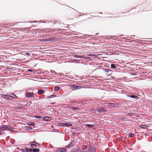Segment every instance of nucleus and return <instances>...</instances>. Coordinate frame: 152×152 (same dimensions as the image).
Returning a JSON list of instances; mask_svg holds the SVG:
<instances>
[{
  "label": "nucleus",
  "mask_w": 152,
  "mask_h": 152,
  "mask_svg": "<svg viewBox=\"0 0 152 152\" xmlns=\"http://www.w3.org/2000/svg\"><path fill=\"white\" fill-rule=\"evenodd\" d=\"M10 94L11 95H13L15 96V97H13L10 95L9 94H7V95H4V94H1V96L2 97H3L4 99H9V98L8 97H7V96L10 97H12V98H13L15 99H16V98H17V96H15V94H13V93H11Z\"/></svg>",
  "instance_id": "nucleus-1"
},
{
  "label": "nucleus",
  "mask_w": 152,
  "mask_h": 152,
  "mask_svg": "<svg viewBox=\"0 0 152 152\" xmlns=\"http://www.w3.org/2000/svg\"><path fill=\"white\" fill-rule=\"evenodd\" d=\"M95 149L93 147H89L86 151L87 152H92L95 151Z\"/></svg>",
  "instance_id": "nucleus-2"
},
{
  "label": "nucleus",
  "mask_w": 152,
  "mask_h": 152,
  "mask_svg": "<svg viewBox=\"0 0 152 152\" xmlns=\"http://www.w3.org/2000/svg\"><path fill=\"white\" fill-rule=\"evenodd\" d=\"M9 127L6 125H3L2 126H0V129L2 130H9Z\"/></svg>",
  "instance_id": "nucleus-3"
},
{
  "label": "nucleus",
  "mask_w": 152,
  "mask_h": 152,
  "mask_svg": "<svg viewBox=\"0 0 152 152\" xmlns=\"http://www.w3.org/2000/svg\"><path fill=\"white\" fill-rule=\"evenodd\" d=\"M71 88L73 90H76V89H80L81 87L79 86H77L75 85H73L71 86Z\"/></svg>",
  "instance_id": "nucleus-4"
},
{
  "label": "nucleus",
  "mask_w": 152,
  "mask_h": 152,
  "mask_svg": "<svg viewBox=\"0 0 152 152\" xmlns=\"http://www.w3.org/2000/svg\"><path fill=\"white\" fill-rule=\"evenodd\" d=\"M32 143L31 144V146L32 148L36 147L37 145H39V144L36 142H31Z\"/></svg>",
  "instance_id": "nucleus-5"
},
{
  "label": "nucleus",
  "mask_w": 152,
  "mask_h": 152,
  "mask_svg": "<svg viewBox=\"0 0 152 152\" xmlns=\"http://www.w3.org/2000/svg\"><path fill=\"white\" fill-rule=\"evenodd\" d=\"M33 94L31 92H29L27 93L26 94V96L27 97H30L31 96H33Z\"/></svg>",
  "instance_id": "nucleus-6"
},
{
  "label": "nucleus",
  "mask_w": 152,
  "mask_h": 152,
  "mask_svg": "<svg viewBox=\"0 0 152 152\" xmlns=\"http://www.w3.org/2000/svg\"><path fill=\"white\" fill-rule=\"evenodd\" d=\"M58 150L59 152H64L66 151V150L65 148H60Z\"/></svg>",
  "instance_id": "nucleus-7"
},
{
  "label": "nucleus",
  "mask_w": 152,
  "mask_h": 152,
  "mask_svg": "<svg viewBox=\"0 0 152 152\" xmlns=\"http://www.w3.org/2000/svg\"><path fill=\"white\" fill-rule=\"evenodd\" d=\"M104 111V108H99L98 110V112L99 113H102Z\"/></svg>",
  "instance_id": "nucleus-8"
},
{
  "label": "nucleus",
  "mask_w": 152,
  "mask_h": 152,
  "mask_svg": "<svg viewBox=\"0 0 152 152\" xmlns=\"http://www.w3.org/2000/svg\"><path fill=\"white\" fill-rule=\"evenodd\" d=\"M43 120L45 121H50L51 120V118L48 117H45L43 118Z\"/></svg>",
  "instance_id": "nucleus-9"
},
{
  "label": "nucleus",
  "mask_w": 152,
  "mask_h": 152,
  "mask_svg": "<svg viewBox=\"0 0 152 152\" xmlns=\"http://www.w3.org/2000/svg\"><path fill=\"white\" fill-rule=\"evenodd\" d=\"M39 151V149L38 148H34L32 149L33 152H38Z\"/></svg>",
  "instance_id": "nucleus-10"
},
{
  "label": "nucleus",
  "mask_w": 152,
  "mask_h": 152,
  "mask_svg": "<svg viewBox=\"0 0 152 152\" xmlns=\"http://www.w3.org/2000/svg\"><path fill=\"white\" fill-rule=\"evenodd\" d=\"M72 110L73 111H77L78 110V107H72Z\"/></svg>",
  "instance_id": "nucleus-11"
},
{
  "label": "nucleus",
  "mask_w": 152,
  "mask_h": 152,
  "mask_svg": "<svg viewBox=\"0 0 152 152\" xmlns=\"http://www.w3.org/2000/svg\"><path fill=\"white\" fill-rule=\"evenodd\" d=\"M44 92H45V91H44L42 90H40L39 91H38V94H42L44 93Z\"/></svg>",
  "instance_id": "nucleus-12"
},
{
  "label": "nucleus",
  "mask_w": 152,
  "mask_h": 152,
  "mask_svg": "<svg viewBox=\"0 0 152 152\" xmlns=\"http://www.w3.org/2000/svg\"><path fill=\"white\" fill-rule=\"evenodd\" d=\"M60 88L58 86L55 87L54 88V90L55 91H58Z\"/></svg>",
  "instance_id": "nucleus-13"
},
{
  "label": "nucleus",
  "mask_w": 152,
  "mask_h": 152,
  "mask_svg": "<svg viewBox=\"0 0 152 152\" xmlns=\"http://www.w3.org/2000/svg\"><path fill=\"white\" fill-rule=\"evenodd\" d=\"M34 124V123L33 122H28L27 123V125H33Z\"/></svg>",
  "instance_id": "nucleus-14"
},
{
  "label": "nucleus",
  "mask_w": 152,
  "mask_h": 152,
  "mask_svg": "<svg viewBox=\"0 0 152 152\" xmlns=\"http://www.w3.org/2000/svg\"><path fill=\"white\" fill-rule=\"evenodd\" d=\"M64 125L68 126H72V124L70 123H65L64 124Z\"/></svg>",
  "instance_id": "nucleus-15"
},
{
  "label": "nucleus",
  "mask_w": 152,
  "mask_h": 152,
  "mask_svg": "<svg viewBox=\"0 0 152 152\" xmlns=\"http://www.w3.org/2000/svg\"><path fill=\"white\" fill-rule=\"evenodd\" d=\"M25 149L27 151L31 152L32 151V149H29L28 148H26Z\"/></svg>",
  "instance_id": "nucleus-16"
},
{
  "label": "nucleus",
  "mask_w": 152,
  "mask_h": 152,
  "mask_svg": "<svg viewBox=\"0 0 152 152\" xmlns=\"http://www.w3.org/2000/svg\"><path fill=\"white\" fill-rule=\"evenodd\" d=\"M130 96L132 98H138V97L137 96L133 95H131Z\"/></svg>",
  "instance_id": "nucleus-17"
},
{
  "label": "nucleus",
  "mask_w": 152,
  "mask_h": 152,
  "mask_svg": "<svg viewBox=\"0 0 152 152\" xmlns=\"http://www.w3.org/2000/svg\"><path fill=\"white\" fill-rule=\"evenodd\" d=\"M111 67L112 68L115 69L116 68L114 64H111Z\"/></svg>",
  "instance_id": "nucleus-18"
},
{
  "label": "nucleus",
  "mask_w": 152,
  "mask_h": 152,
  "mask_svg": "<svg viewBox=\"0 0 152 152\" xmlns=\"http://www.w3.org/2000/svg\"><path fill=\"white\" fill-rule=\"evenodd\" d=\"M134 134L133 133H131L129 135V137H132L134 136Z\"/></svg>",
  "instance_id": "nucleus-19"
},
{
  "label": "nucleus",
  "mask_w": 152,
  "mask_h": 152,
  "mask_svg": "<svg viewBox=\"0 0 152 152\" xmlns=\"http://www.w3.org/2000/svg\"><path fill=\"white\" fill-rule=\"evenodd\" d=\"M32 129V128L30 126H27L26 127V129H27V130H31Z\"/></svg>",
  "instance_id": "nucleus-20"
},
{
  "label": "nucleus",
  "mask_w": 152,
  "mask_h": 152,
  "mask_svg": "<svg viewBox=\"0 0 152 152\" xmlns=\"http://www.w3.org/2000/svg\"><path fill=\"white\" fill-rule=\"evenodd\" d=\"M56 96L55 95H52L49 96L48 97V98H53V97H56Z\"/></svg>",
  "instance_id": "nucleus-21"
},
{
  "label": "nucleus",
  "mask_w": 152,
  "mask_h": 152,
  "mask_svg": "<svg viewBox=\"0 0 152 152\" xmlns=\"http://www.w3.org/2000/svg\"><path fill=\"white\" fill-rule=\"evenodd\" d=\"M70 145H71V147L72 146H73L75 145V144L73 143V142H72L70 143Z\"/></svg>",
  "instance_id": "nucleus-22"
},
{
  "label": "nucleus",
  "mask_w": 152,
  "mask_h": 152,
  "mask_svg": "<svg viewBox=\"0 0 152 152\" xmlns=\"http://www.w3.org/2000/svg\"><path fill=\"white\" fill-rule=\"evenodd\" d=\"M75 56L77 58H82V57L78 55H75Z\"/></svg>",
  "instance_id": "nucleus-23"
},
{
  "label": "nucleus",
  "mask_w": 152,
  "mask_h": 152,
  "mask_svg": "<svg viewBox=\"0 0 152 152\" xmlns=\"http://www.w3.org/2000/svg\"><path fill=\"white\" fill-rule=\"evenodd\" d=\"M71 147V145H70V144H69V145H67L66 146V148H69Z\"/></svg>",
  "instance_id": "nucleus-24"
},
{
  "label": "nucleus",
  "mask_w": 152,
  "mask_h": 152,
  "mask_svg": "<svg viewBox=\"0 0 152 152\" xmlns=\"http://www.w3.org/2000/svg\"><path fill=\"white\" fill-rule=\"evenodd\" d=\"M87 126H89L90 127H92L93 126H94V125H91V124H87Z\"/></svg>",
  "instance_id": "nucleus-25"
},
{
  "label": "nucleus",
  "mask_w": 152,
  "mask_h": 152,
  "mask_svg": "<svg viewBox=\"0 0 152 152\" xmlns=\"http://www.w3.org/2000/svg\"><path fill=\"white\" fill-rule=\"evenodd\" d=\"M36 117L38 118H41V117L39 116H37Z\"/></svg>",
  "instance_id": "nucleus-26"
},
{
  "label": "nucleus",
  "mask_w": 152,
  "mask_h": 152,
  "mask_svg": "<svg viewBox=\"0 0 152 152\" xmlns=\"http://www.w3.org/2000/svg\"><path fill=\"white\" fill-rule=\"evenodd\" d=\"M28 71H30V72H32L33 71V70H30V69H28Z\"/></svg>",
  "instance_id": "nucleus-27"
},
{
  "label": "nucleus",
  "mask_w": 152,
  "mask_h": 152,
  "mask_svg": "<svg viewBox=\"0 0 152 152\" xmlns=\"http://www.w3.org/2000/svg\"><path fill=\"white\" fill-rule=\"evenodd\" d=\"M146 126H144L143 127H142L143 128H145Z\"/></svg>",
  "instance_id": "nucleus-28"
},
{
  "label": "nucleus",
  "mask_w": 152,
  "mask_h": 152,
  "mask_svg": "<svg viewBox=\"0 0 152 152\" xmlns=\"http://www.w3.org/2000/svg\"><path fill=\"white\" fill-rule=\"evenodd\" d=\"M29 54H29V53H26V54H27V55H29Z\"/></svg>",
  "instance_id": "nucleus-29"
},
{
  "label": "nucleus",
  "mask_w": 152,
  "mask_h": 152,
  "mask_svg": "<svg viewBox=\"0 0 152 152\" xmlns=\"http://www.w3.org/2000/svg\"><path fill=\"white\" fill-rule=\"evenodd\" d=\"M108 70H107V71H106V72H108Z\"/></svg>",
  "instance_id": "nucleus-30"
}]
</instances>
